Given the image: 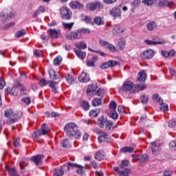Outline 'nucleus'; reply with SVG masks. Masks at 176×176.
Listing matches in <instances>:
<instances>
[{
  "instance_id": "obj_1",
  "label": "nucleus",
  "mask_w": 176,
  "mask_h": 176,
  "mask_svg": "<svg viewBox=\"0 0 176 176\" xmlns=\"http://www.w3.org/2000/svg\"><path fill=\"white\" fill-rule=\"evenodd\" d=\"M64 131L69 138L80 140L82 137V133L78 129V126L74 122L67 124L64 128Z\"/></svg>"
},
{
  "instance_id": "obj_2",
  "label": "nucleus",
  "mask_w": 176,
  "mask_h": 176,
  "mask_svg": "<svg viewBox=\"0 0 176 176\" xmlns=\"http://www.w3.org/2000/svg\"><path fill=\"white\" fill-rule=\"evenodd\" d=\"M5 116L6 118H8V120H7V123H8V124H13L14 123H16V122H17V120H19L21 117L20 113H14V111L11 109L6 110Z\"/></svg>"
},
{
  "instance_id": "obj_3",
  "label": "nucleus",
  "mask_w": 176,
  "mask_h": 176,
  "mask_svg": "<svg viewBox=\"0 0 176 176\" xmlns=\"http://www.w3.org/2000/svg\"><path fill=\"white\" fill-rule=\"evenodd\" d=\"M50 131V128L49 126H46V124H43L41 125V129H38L36 132H34L32 134V138L34 140V141H38L39 137L42 135H46L47 133Z\"/></svg>"
},
{
  "instance_id": "obj_4",
  "label": "nucleus",
  "mask_w": 176,
  "mask_h": 176,
  "mask_svg": "<svg viewBox=\"0 0 176 176\" xmlns=\"http://www.w3.org/2000/svg\"><path fill=\"white\" fill-rule=\"evenodd\" d=\"M129 164L130 162L129 160H122L121 164L120 165V170L119 172L121 176H131V170L129 169Z\"/></svg>"
},
{
  "instance_id": "obj_5",
  "label": "nucleus",
  "mask_w": 176,
  "mask_h": 176,
  "mask_svg": "<svg viewBox=\"0 0 176 176\" xmlns=\"http://www.w3.org/2000/svg\"><path fill=\"white\" fill-rule=\"evenodd\" d=\"M60 14L64 20H71L72 12L67 6H63L60 8Z\"/></svg>"
},
{
  "instance_id": "obj_6",
  "label": "nucleus",
  "mask_w": 176,
  "mask_h": 176,
  "mask_svg": "<svg viewBox=\"0 0 176 176\" xmlns=\"http://www.w3.org/2000/svg\"><path fill=\"white\" fill-rule=\"evenodd\" d=\"M12 17H14V14H12V12L8 10H4L0 12L1 23H6V21L12 19Z\"/></svg>"
},
{
  "instance_id": "obj_7",
  "label": "nucleus",
  "mask_w": 176,
  "mask_h": 176,
  "mask_svg": "<svg viewBox=\"0 0 176 176\" xmlns=\"http://www.w3.org/2000/svg\"><path fill=\"white\" fill-rule=\"evenodd\" d=\"M80 33L78 30L71 32L66 35V39L69 41H75V39H80Z\"/></svg>"
},
{
  "instance_id": "obj_8",
  "label": "nucleus",
  "mask_w": 176,
  "mask_h": 176,
  "mask_svg": "<svg viewBox=\"0 0 176 176\" xmlns=\"http://www.w3.org/2000/svg\"><path fill=\"white\" fill-rule=\"evenodd\" d=\"M87 10H91V12H94L96 9H101L102 5L98 1L88 3L86 6Z\"/></svg>"
},
{
  "instance_id": "obj_9",
  "label": "nucleus",
  "mask_w": 176,
  "mask_h": 176,
  "mask_svg": "<svg viewBox=\"0 0 176 176\" xmlns=\"http://www.w3.org/2000/svg\"><path fill=\"white\" fill-rule=\"evenodd\" d=\"M110 16H112L113 19H122V10L119 7H114L109 12Z\"/></svg>"
},
{
  "instance_id": "obj_10",
  "label": "nucleus",
  "mask_w": 176,
  "mask_h": 176,
  "mask_svg": "<svg viewBox=\"0 0 176 176\" xmlns=\"http://www.w3.org/2000/svg\"><path fill=\"white\" fill-rule=\"evenodd\" d=\"M100 136L98 138V142H111V138L107 132L100 131Z\"/></svg>"
},
{
  "instance_id": "obj_11",
  "label": "nucleus",
  "mask_w": 176,
  "mask_h": 176,
  "mask_svg": "<svg viewBox=\"0 0 176 176\" xmlns=\"http://www.w3.org/2000/svg\"><path fill=\"white\" fill-rule=\"evenodd\" d=\"M151 150L153 154H154L155 156H157V155L160 153V142L159 141L153 142L151 143Z\"/></svg>"
},
{
  "instance_id": "obj_12",
  "label": "nucleus",
  "mask_w": 176,
  "mask_h": 176,
  "mask_svg": "<svg viewBox=\"0 0 176 176\" xmlns=\"http://www.w3.org/2000/svg\"><path fill=\"white\" fill-rule=\"evenodd\" d=\"M67 170H71L74 168H77V174H83V166L78 164H74L72 162L68 163Z\"/></svg>"
},
{
  "instance_id": "obj_13",
  "label": "nucleus",
  "mask_w": 176,
  "mask_h": 176,
  "mask_svg": "<svg viewBox=\"0 0 176 176\" xmlns=\"http://www.w3.org/2000/svg\"><path fill=\"white\" fill-rule=\"evenodd\" d=\"M67 166H69V164L63 165L60 168H56L54 170V175L55 176H63L64 175V170L65 171H69V169H68Z\"/></svg>"
},
{
  "instance_id": "obj_14",
  "label": "nucleus",
  "mask_w": 176,
  "mask_h": 176,
  "mask_svg": "<svg viewBox=\"0 0 176 176\" xmlns=\"http://www.w3.org/2000/svg\"><path fill=\"white\" fill-rule=\"evenodd\" d=\"M49 36L52 39H57L60 36V34H61V30H56V29H50L47 31Z\"/></svg>"
},
{
  "instance_id": "obj_15",
  "label": "nucleus",
  "mask_w": 176,
  "mask_h": 176,
  "mask_svg": "<svg viewBox=\"0 0 176 176\" xmlns=\"http://www.w3.org/2000/svg\"><path fill=\"white\" fill-rule=\"evenodd\" d=\"M153 56H155V51L152 50H147L143 52V54L142 55V58L143 60H149L152 58Z\"/></svg>"
},
{
  "instance_id": "obj_16",
  "label": "nucleus",
  "mask_w": 176,
  "mask_h": 176,
  "mask_svg": "<svg viewBox=\"0 0 176 176\" xmlns=\"http://www.w3.org/2000/svg\"><path fill=\"white\" fill-rule=\"evenodd\" d=\"M20 86H21V83L20 82H19L18 80H14V86L10 89L9 94H10V96H14V97H16V96H17V93H18L17 88Z\"/></svg>"
},
{
  "instance_id": "obj_17",
  "label": "nucleus",
  "mask_w": 176,
  "mask_h": 176,
  "mask_svg": "<svg viewBox=\"0 0 176 176\" xmlns=\"http://www.w3.org/2000/svg\"><path fill=\"white\" fill-rule=\"evenodd\" d=\"M134 87V84L131 81H126L122 85V90L126 93H129V91H131L133 88Z\"/></svg>"
},
{
  "instance_id": "obj_18",
  "label": "nucleus",
  "mask_w": 176,
  "mask_h": 176,
  "mask_svg": "<svg viewBox=\"0 0 176 176\" xmlns=\"http://www.w3.org/2000/svg\"><path fill=\"white\" fill-rule=\"evenodd\" d=\"M42 159H43V155H36L30 158V160L35 163L36 166L42 164Z\"/></svg>"
},
{
  "instance_id": "obj_19",
  "label": "nucleus",
  "mask_w": 176,
  "mask_h": 176,
  "mask_svg": "<svg viewBox=\"0 0 176 176\" xmlns=\"http://www.w3.org/2000/svg\"><path fill=\"white\" fill-rule=\"evenodd\" d=\"M107 49H109L110 52L115 53L116 52H118V50H123V49H124V45H116L115 46L113 45H108Z\"/></svg>"
},
{
  "instance_id": "obj_20",
  "label": "nucleus",
  "mask_w": 176,
  "mask_h": 176,
  "mask_svg": "<svg viewBox=\"0 0 176 176\" xmlns=\"http://www.w3.org/2000/svg\"><path fill=\"white\" fill-rule=\"evenodd\" d=\"M78 80L81 82V83H87L90 80V76L87 73L82 72L78 77Z\"/></svg>"
},
{
  "instance_id": "obj_21",
  "label": "nucleus",
  "mask_w": 176,
  "mask_h": 176,
  "mask_svg": "<svg viewBox=\"0 0 176 176\" xmlns=\"http://www.w3.org/2000/svg\"><path fill=\"white\" fill-rule=\"evenodd\" d=\"M146 78V72H145V70H142L138 74L137 80L138 82H145Z\"/></svg>"
},
{
  "instance_id": "obj_22",
  "label": "nucleus",
  "mask_w": 176,
  "mask_h": 176,
  "mask_svg": "<svg viewBox=\"0 0 176 176\" xmlns=\"http://www.w3.org/2000/svg\"><path fill=\"white\" fill-rule=\"evenodd\" d=\"M174 3L173 1H168V0H160L157 5L159 8H166L167 6H171Z\"/></svg>"
},
{
  "instance_id": "obj_23",
  "label": "nucleus",
  "mask_w": 176,
  "mask_h": 176,
  "mask_svg": "<svg viewBox=\"0 0 176 176\" xmlns=\"http://www.w3.org/2000/svg\"><path fill=\"white\" fill-rule=\"evenodd\" d=\"M30 159L28 158H23L21 161L19 162V167L21 170V173L23 174L25 173V166H27V162H28Z\"/></svg>"
},
{
  "instance_id": "obj_24",
  "label": "nucleus",
  "mask_w": 176,
  "mask_h": 176,
  "mask_svg": "<svg viewBox=\"0 0 176 176\" xmlns=\"http://www.w3.org/2000/svg\"><path fill=\"white\" fill-rule=\"evenodd\" d=\"M144 43H146V45H164L167 43L166 40L162 38L158 41H152L151 40H145Z\"/></svg>"
},
{
  "instance_id": "obj_25",
  "label": "nucleus",
  "mask_w": 176,
  "mask_h": 176,
  "mask_svg": "<svg viewBox=\"0 0 176 176\" xmlns=\"http://www.w3.org/2000/svg\"><path fill=\"white\" fill-rule=\"evenodd\" d=\"M69 6L72 9H83V5L79 1H72L69 3Z\"/></svg>"
},
{
  "instance_id": "obj_26",
  "label": "nucleus",
  "mask_w": 176,
  "mask_h": 176,
  "mask_svg": "<svg viewBox=\"0 0 176 176\" xmlns=\"http://www.w3.org/2000/svg\"><path fill=\"white\" fill-rule=\"evenodd\" d=\"M49 75H50V78L51 79H58V77L60 76V74H58V72H56V71H54V69H51L49 71Z\"/></svg>"
},
{
  "instance_id": "obj_27",
  "label": "nucleus",
  "mask_w": 176,
  "mask_h": 176,
  "mask_svg": "<svg viewBox=\"0 0 176 176\" xmlns=\"http://www.w3.org/2000/svg\"><path fill=\"white\" fill-rule=\"evenodd\" d=\"M148 31H155L157 28V24L155 21H151L147 24Z\"/></svg>"
},
{
  "instance_id": "obj_28",
  "label": "nucleus",
  "mask_w": 176,
  "mask_h": 176,
  "mask_svg": "<svg viewBox=\"0 0 176 176\" xmlns=\"http://www.w3.org/2000/svg\"><path fill=\"white\" fill-rule=\"evenodd\" d=\"M108 122V120H107V118L102 116L99 118L98 123L100 126V127H101V129L104 128L106 123Z\"/></svg>"
},
{
  "instance_id": "obj_29",
  "label": "nucleus",
  "mask_w": 176,
  "mask_h": 176,
  "mask_svg": "<svg viewBox=\"0 0 176 176\" xmlns=\"http://www.w3.org/2000/svg\"><path fill=\"white\" fill-rule=\"evenodd\" d=\"M134 159H138L142 163H144L145 162H148V155H135Z\"/></svg>"
},
{
  "instance_id": "obj_30",
  "label": "nucleus",
  "mask_w": 176,
  "mask_h": 176,
  "mask_svg": "<svg viewBox=\"0 0 176 176\" xmlns=\"http://www.w3.org/2000/svg\"><path fill=\"white\" fill-rule=\"evenodd\" d=\"M105 156V154L104 152L98 151L94 155V158L96 160H98V162H101L104 159V157Z\"/></svg>"
},
{
  "instance_id": "obj_31",
  "label": "nucleus",
  "mask_w": 176,
  "mask_h": 176,
  "mask_svg": "<svg viewBox=\"0 0 176 176\" xmlns=\"http://www.w3.org/2000/svg\"><path fill=\"white\" fill-rule=\"evenodd\" d=\"M94 21L97 25H104V18L101 16H96Z\"/></svg>"
},
{
  "instance_id": "obj_32",
  "label": "nucleus",
  "mask_w": 176,
  "mask_h": 176,
  "mask_svg": "<svg viewBox=\"0 0 176 176\" xmlns=\"http://www.w3.org/2000/svg\"><path fill=\"white\" fill-rule=\"evenodd\" d=\"M60 145H62L63 148H71V142H69L68 139H63L60 142Z\"/></svg>"
},
{
  "instance_id": "obj_33",
  "label": "nucleus",
  "mask_w": 176,
  "mask_h": 176,
  "mask_svg": "<svg viewBox=\"0 0 176 176\" xmlns=\"http://www.w3.org/2000/svg\"><path fill=\"white\" fill-rule=\"evenodd\" d=\"M80 106L84 111H89L90 109V104H89V102L85 100L80 102Z\"/></svg>"
},
{
  "instance_id": "obj_34",
  "label": "nucleus",
  "mask_w": 176,
  "mask_h": 176,
  "mask_svg": "<svg viewBox=\"0 0 176 176\" xmlns=\"http://www.w3.org/2000/svg\"><path fill=\"white\" fill-rule=\"evenodd\" d=\"M97 90V84H91L88 86L87 93H94Z\"/></svg>"
},
{
  "instance_id": "obj_35",
  "label": "nucleus",
  "mask_w": 176,
  "mask_h": 176,
  "mask_svg": "<svg viewBox=\"0 0 176 176\" xmlns=\"http://www.w3.org/2000/svg\"><path fill=\"white\" fill-rule=\"evenodd\" d=\"M120 152H123L124 153H126L128 152L129 153H131L134 152V148L133 147H129V146H124L120 148Z\"/></svg>"
},
{
  "instance_id": "obj_36",
  "label": "nucleus",
  "mask_w": 176,
  "mask_h": 176,
  "mask_svg": "<svg viewBox=\"0 0 176 176\" xmlns=\"http://www.w3.org/2000/svg\"><path fill=\"white\" fill-rule=\"evenodd\" d=\"M74 52L76 53V56L79 57V58H81V60H83V58L86 57V53H85L84 52L78 50H74Z\"/></svg>"
},
{
  "instance_id": "obj_37",
  "label": "nucleus",
  "mask_w": 176,
  "mask_h": 176,
  "mask_svg": "<svg viewBox=\"0 0 176 176\" xmlns=\"http://www.w3.org/2000/svg\"><path fill=\"white\" fill-rule=\"evenodd\" d=\"M142 3L147 5V6H153L156 3V0H142Z\"/></svg>"
},
{
  "instance_id": "obj_38",
  "label": "nucleus",
  "mask_w": 176,
  "mask_h": 176,
  "mask_svg": "<svg viewBox=\"0 0 176 176\" xmlns=\"http://www.w3.org/2000/svg\"><path fill=\"white\" fill-rule=\"evenodd\" d=\"M160 104V109L161 111H162L163 112H166V111H168V105L166 103L163 102V100L161 101Z\"/></svg>"
},
{
  "instance_id": "obj_39",
  "label": "nucleus",
  "mask_w": 176,
  "mask_h": 176,
  "mask_svg": "<svg viewBox=\"0 0 176 176\" xmlns=\"http://www.w3.org/2000/svg\"><path fill=\"white\" fill-rule=\"evenodd\" d=\"M26 33L27 32L25 31V30L23 29L16 32V38H21V36H24V35H25Z\"/></svg>"
},
{
  "instance_id": "obj_40",
  "label": "nucleus",
  "mask_w": 176,
  "mask_h": 176,
  "mask_svg": "<svg viewBox=\"0 0 176 176\" xmlns=\"http://www.w3.org/2000/svg\"><path fill=\"white\" fill-rule=\"evenodd\" d=\"M58 83L57 82L51 81L50 84V87H52L54 89V93H57V86Z\"/></svg>"
},
{
  "instance_id": "obj_41",
  "label": "nucleus",
  "mask_w": 176,
  "mask_h": 176,
  "mask_svg": "<svg viewBox=\"0 0 176 176\" xmlns=\"http://www.w3.org/2000/svg\"><path fill=\"white\" fill-rule=\"evenodd\" d=\"M93 107H98L101 105V98H95L92 100Z\"/></svg>"
},
{
  "instance_id": "obj_42",
  "label": "nucleus",
  "mask_w": 176,
  "mask_h": 176,
  "mask_svg": "<svg viewBox=\"0 0 176 176\" xmlns=\"http://www.w3.org/2000/svg\"><path fill=\"white\" fill-rule=\"evenodd\" d=\"M131 6H133V9H135L136 8H139V6H141V1L140 0H134L131 3Z\"/></svg>"
},
{
  "instance_id": "obj_43",
  "label": "nucleus",
  "mask_w": 176,
  "mask_h": 176,
  "mask_svg": "<svg viewBox=\"0 0 176 176\" xmlns=\"http://www.w3.org/2000/svg\"><path fill=\"white\" fill-rule=\"evenodd\" d=\"M61 61H63V58L60 56H58L54 60V65H60Z\"/></svg>"
},
{
  "instance_id": "obj_44",
  "label": "nucleus",
  "mask_w": 176,
  "mask_h": 176,
  "mask_svg": "<svg viewBox=\"0 0 176 176\" xmlns=\"http://www.w3.org/2000/svg\"><path fill=\"white\" fill-rule=\"evenodd\" d=\"M78 32H80V35L81 38L82 34H90V30L89 28H81L78 30Z\"/></svg>"
},
{
  "instance_id": "obj_45",
  "label": "nucleus",
  "mask_w": 176,
  "mask_h": 176,
  "mask_svg": "<svg viewBox=\"0 0 176 176\" xmlns=\"http://www.w3.org/2000/svg\"><path fill=\"white\" fill-rule=\"evenodd\" d=\"M65 80L69 85H72V83H74V77L69 74H67L65 76Z\"/></svg>"
},
{
  "instance_id": "obj_46",
  "label": "nucleus",
  "mask_w": 176,
  "mask_h": 176,
  "mask_svg": "<svg viewBox=\"0 0 176 176\" xmlns=\"http://www.w3.org/2000/svg\"><path fill=\"white\" fill-rule=\"evenodd\" d=\"M82 21L87 23V24H89V23L91 21V18L89 16L82 15Z\"/></svg>"
},
{
  "instance_id": "obj_47",
  "label": "nucleus",
  "mask_w": 176,
  "mask_h": 176,
  "mask_svg": "<svg viewBox=\"0 0 176 176\" xmlns=\"http://www.w3.org/2000/svg\"><path fill=\"white\" fill-rule=\"evenodd\" d=\"M97 60V57L94 56L92 58H91L87 62V66L88 67H94V61Z\"/></svg>"
},
{
  "instance_id": "obj_48",
  "label": "nucleus",
  "mask_w": 176,
  "mask_h": 176,
  "mask_svg": "<svg viewBox=\"0 0 176 176\" xmlns=\"http://www.w3.org/2000/svg\"><path fill=\"white\" fill-rule=\"evenodd\" d=\"M140 100H141L142 104H146V102L149 101V98H148V96H146V95H143L140 96Z\"/></svg>"
},
{
  "instance_id": "obj_49",
  "label": "nucleus",
  "mask_w": 176,
  "mask_h": 176,
  "mask_svg": "<svg viewBox=\"0 0 176 176\" xmlns=\"http://www.w3.org/2000/svg\"><path fill=\"white\" fill-rule=\"evenodd\" d=\"M74 23H63V25L65 28H66V30H71L72 27H74Z\"/></svg>"
},
{
  "instance_id": "obj_50",
  "label": "nucleus",
  "mask_w": 176,
  "mask_h": 176,
  "mask_svg": "<svg viewBox=\"0 0 176 176\" xmlns=\"http://www.w3.org/2000/svg\"><path fill=\"white\" fill-rule=\"evenodd\" d=\"M111 67V65L109 63V60L108 62H106L100 65V68L102 69H107L108 68Z\"/></svg>"
},
{
  "instance_id": "obj_51",
  "label": "nucleus",
  "mask_w": 176,
  "mask_h": 176,
  "mask_svg": "<svg viewBox=\"0 0 176 176\" xmlns=\"http://www.w3.org/2000/svg\"><path fill=\"white\" fill-rule=\"evenodd\" d=\"M22 102L26 104V105H30L31 104V98L28 97H25L21 99Z\"/></svg>"
},
{
  "instance_id": "obj_52",
  "label": "nucleus",
  "mask_w": 176,
  "mask_h": 176,
  "mask_svg": "<svg viewBox=\"0 0 176 176\" xmlns=\"http://www.w3.org/2000/svg\"><path fill=\"white\" fill-rule=\"evenodd\" d=\"M168 127H170V129H173V128L175 127V126H176V120H170V121L168 122Z\"/></svg>"
},
{
  "instance_id": "obj_53",
  "label": "nucleus",
  "mask_w": 176,
  "mask_h": 176,
  "mask_svg": "<svg viewBox=\"0 0 176 176\" xmlns=\"http://www.w3.org/2000/svg\"><path fill=\"white\" fill-rule=\"evenodd\" d=\"M89 116L91 118H97L98 116V112L96 110H91L89 111Z\"/></svg>"
},
{
  "instance_id": "obj_54",
  "label": "nucleus",
  "mask_w": 176,
  "mask_h": 176,
  "mask_svg": "<svg viewBox=\"0 0 176 176\" xmlns=\"http://www.w3.org/2000/svg\"><path fill=\"white\" fill-rule=\"evenodd\" d=\"M153 99L154 101H157V102L161 103L163 100H162L160 98H159V94H155L153 96Z\"/></svg>"
},
{
  "instance_id": "obj_55",
  "label": "nucleus",
  "mask_w": 176,
  "mask_h": 176,
  "mask_svg": "<svg viewBox=\"0 0 176 176\" xmlns=\"http://www.w3.org/2000/svg\"><path fill=\"white\" fill-rule=\"evenodd\" d=\"M38 85L42 87L47 86V81L44 78H41V80L38 81Z\"/></svg>"
},
{
  "instance_id": "obj_56",
  "label": "nucleus",
  "mask_w": 176,
  "mask_h": 176,
  "mask_svg": "<svg viewBox=\"0 0 176 176\" xmlns=\"http://www.w3.org/2000/svg\"><path fill=\"white\" fill-rule=\"evenodd\" d=\"M136 89H137L138 91H142L143 90H145V89H146V85H138L136 87Z\"/></svg>"
},
{
  "instance_id": "obj_57",
  "label": "nucleus",
  "mask_w": 176,
  "mask_h": 176,
  "mask_svg": "<svg viewBox=\"0 0 176 176\" xmlns=\"http://www.w3.org/2000/svg\"><path fill=\"white\" fill-rule=\"evenodd\" d=\"M112 124H113V122H112V121L111 120H109L107 121V122L105 124V126H106V129L107 130H111V127H112Z\"/></svg>"
},
{
  "instance_id": "obj_58",
  "label": "nucleus",
  "mask_w": 176,
  "mask_h": 176,
  "mask_svg": "<svg viewBox=\"0 0 176 176\" xmlns=\"http://www.w3.org/2000/svg\"><path fill=\"white\" fill-rule=\"evenodd\" d=\"M109 108L110 109H112V111H116V102L112 101L109 104Z\"/></svg>"
},
{
  "instance_id": "obj_59",
  "label": "nucleus",
  "mask_w": 176,
  "mask_h": 176,
  "mask_svg": "<svg viewBox=\"0 0 176 176\" xmlns=\"http://www.w3.org/2000/svg\"><path fill=\"white\" fill-rule=\"evenodd\" d=\"M118 113L116 112V110H113L111 114V119L116 120L118 119Z\"/></svg>"
},
{
  "instance_id": "obj_60",
  "label": "nucleus",
  "mask_w": 176,
  "mask_h": 176,
  "mask_svg": "<svg viewBox=\"0 0 176 176\" xmlns=\"http://www.w3.org/2000/svg\"><path fill=\"white\" fill-rule=\"evenodd\" d=\"M13 145H14V146H15V148H17V147L20 146V138H16L14 141Z\"/></svg>"
},
{
  "instance_id": "obj_61",
  "label": "nucleus",
  "mask_w": 176,
  "mask_h": 176,
  "mask_svg": "<svg viewBox=\"0 0 176 176\" xmlns=\"http://www.w3.org/2000/svg\"><path fill=\"white\" fill-rule=\"evenodd\" d=\"M109 63H110V67H116L119 64V62L116 60H109Z\"/></svg>"
},
{
  "instance_id": "obj_62",
  "label": "nucleus",
  "mask_w": 176,
  "mask_h": 176,
  "mask_svg": "<svg viewBox=\"0 0 176 176\" xmlns=\"http://www.w3.org/2000/svg\"><path fill=\"white\" fill-rule=\"evenodd\" d=\"M113 31H115L116 34H120V32H122V30H120V26L116 25Z\"/></svg>"
},
{
  "instance_id": "obj_63",
  "label": "nucleus",
  "mask_w": 176,
  "mask_h": 176,
  "mask_svg": "<svg viewBox=\"0 0 176 176\" xmlns=\"http://www.w3.org/2000/svg\"><path fill=\"white\" fill-rule=\"evenodd\" d=\"M5 80L3 78H0V90H2L5 87Z\"/></svg>"
},
{
  "instance_id": "obj_64",
  "label": "nucleus",
  "mask_w": 176,
  "mask_h": 176,
  "mask_svg": "<svg viewBox=\"0 0 176 176\" xmlns=\"http://www.w3.org/2000/svg\"><path fill=\"white\" fill-rule=\"evenodd\" d=\"M103 93H104V89H99L96 92V96H98L99 97L101 96L102 94H103Z\"/></svg>"
}]
</instances>
